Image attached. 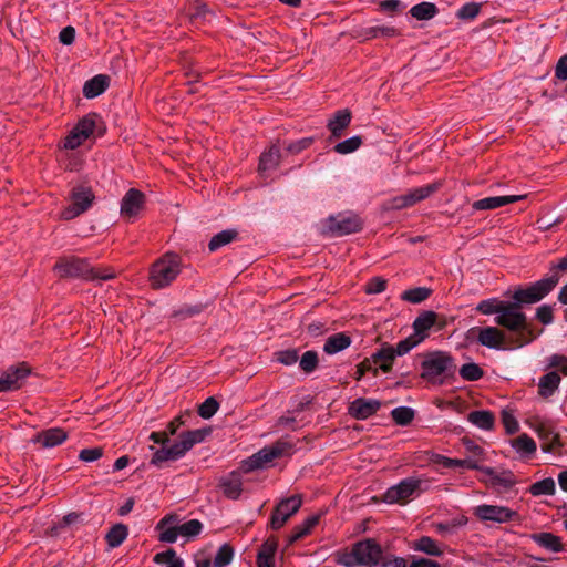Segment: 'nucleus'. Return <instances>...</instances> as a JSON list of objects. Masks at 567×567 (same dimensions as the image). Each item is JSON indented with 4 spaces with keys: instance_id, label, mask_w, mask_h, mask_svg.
I'll return each mask as SVG.
<instances>
[{
    "instance_id": "obj_10",
    "label": "nucleus",
    "mask_w": 567,
    "mask_h": 567,
    "mask_svg": "<svg viewBox=\"0 0 567 567\" xmlns=\"http://www.w3.org/2000/svg\"><path fill=\"white\" fill-rule=\"evenodd\" d=\"M473 515L481 522L508 523L519 517L516 511L501 505L482 504L473 508Z\"/></svg>"
},
{
    "instance_id": "obj_30",
    "label": "nucleus",
    "mask_w": 567,
    "mask_h": 567,
    "mask_svg": "<svg viewBox=\"0 0 567 567\" xmlns=\"http://www.w3.org/2000/svg\"><path fill=\"white\" fill-rule=\"evenodd\" d=\"M467 421L481 430L491 431L495 425L494 413L487 410H476L467 414Z\"/></svg>"
},
{
    "instance_id": "obj_15",
    "label": "nucleus",
    "mask_w": 567,
    "mask_h": 567,
    "mask_svg": "<svg viewBox=\"0 0 567 567\" xmlns=\"http://www.w3.org/2000/svg\"><path fill=\"white\" fill-rule=\"evenodd\" d=\"M30 373V367L25 362L10 367L0 377V392L19 390Z\"/></svg>"
},
{
    "instance_id": "obj_45",
    "label": "nucleus",
    "mask_w": 567,
    "mask_h": 567,
    "mask_svg": "<svg viewBox=\"0 0 567 567\" xmlns=\"http://www.w3.org/2000/svg\"><path fill=\"white\" fill-rule=\"evenodd\" d=\"M155 564L163 565L166 564V567H183V560L177 557L176 551L173 548L167 549L166 551L157 553L153 558Z\"/></svg>"
},
{
    "instance_id": "obj_8",
    "label": "nucleus",
    "mask_w": 567,
    "mask_h": 567,
    "mask_svg": "<svg viewBox=\"0 0 567 567\" xmlns=\"http://www.w3.org/2000/svg\"><path fill=\"white\" fill-rule=\"evenodd\" d=\"M99 115L89 113L78 121L74 127L69 132L61 143L64 150H76L94 135Z\"/></svg>"
},
{
    "instance_id": "obj_27",
    "label": "nucleus",
    "mask_w": 567,
    "mask_h": 567,
    "mask_svg": "<svg viewBox=\"0 0 567 567\" xmlns=\"http://www.w3.org/2000/svg\"><path fill=\"white\" fill-rule=\"evenodd\" d=\"M561 378L557 371H550L539 378L538 395L543 399L551 396L560 384Z\"/></svg>"
},
{
    "instance_id": "obj_1",
    "label": "nucleus",
    "mask_w": 567,
    "mask_h": 567,
    "mask_svg": "<svg viewBox=\"0 0 567 567\" xmlns=\"http://www.w3.org/2000/svg\"><path fill=\"white\" fill-rule=\"evenodd\" d=\"M53 270L60 278L82 279L85 281L111 280L117 276L111 266H93L87 258L78 256L60 257Z\"/></svg>"
},
{
    "instance_id": "obj_51",
    "label": "nucleus",
    "mask_w": 567,
    "mask_h": 567,
    "mask_svg": "<svg viewBox=\"0 0 567 567\" xmlns=\"http://www.w3.org/2000/svg\"><path fill=\"white\" fill-rule=\"evenodd\" d=\"M391 415L396 424L408 425L414 419V411L408 406H400L392 410Z\"/></svg>"
},
{
    "instance_id": "obj_11",
    "label": "nucleus",
    "mask_w": 567,
    "mask_h": 567,
    "mask_svg": "<svg viewBox=\"0 0 567 567\" xmlns=\"http://www.w3.org/2000/svg\"><path fill=\"white\" fill-rule=\"evenodd\" d=\"M421 481L416 478H405L399 484L391 486L382 496V501L388 504L405 505L410 502L412 495L420 488Z\"/></svg>"
},
{
    "instance_id": "obj_38",
    "label": "nucleus",
    "mask_w": 567,
    "mask_h": 567,
    "mask_svg": "<svg viewBox=\"0 0 567 567\" xmlns=\"http://www.w3.org/2000/svg\"><path fill=\"white\" fill-rule=\"evenodd\" d=\"M220 487L224 495L229 499H237L243 492V483L239 475L231 474V476L221 482Z\"/></svg>"
},
{
    "instance_id": "obj_25",
    "label": "nucleus",
    "mask_w": 567,
    "mask_h": 567,
    "mask_svg": "<svg viewBox=\"0 0 567 567\" xmlns=\"http://www.w3.org/2000/svg\"><path fill=\"white\" fill-rule=\"evenodd\" d=\"M177 520V515L168 514L164 516L157 524L156 529L159 532L158 539L163 543H175L179 535V528L177 527H166L168 524Z\"/></svg>"
},
{
    "instance_id": "obj_23",
    "label": "nucleus",
    "mask_w": 567,
    "mask_h": 567,
    "mask_svg": "<svg viewBox=\"0 0 567 567\" xmlns=\"http://www.w3.org/2000/svg\"><path fill=\"white\" fill-rule=\"evenodd\" d=\"M477 341L487 348L501 349L505 341V333L497 327H485L478 330Z\"/></svg>"
},
{
    "instance_id": "obj_9",
    "label": "nucleus",
    "mask_w": 567,
    "mask_h": 567,
    "mask_svg": "<svg viewBox=\"0 0 567 567\" xmlns=\"http://www.w3.org/2000/svg\"><path fill=\"white\" fill-rule=\"evenodd\" d=\"M527 424L538 435L544 452H554L561 446L559 434L555 432L550 421L534 416L527 421Z\"/></svg>"
},
{
    "instance_id": "obj_29",
    "label": "nucleus",
    "mask_w": 567,
    "mask_h": 567,
    "mask_svg": "<svg viewBox=\"0 0 567 567\" xmlns=\"http://www.w3.org/2000/svg\"><path fill=\"white\" fill-rule=\"evenodd\" d=\"M511 446L522 457L529 458L536 453L537 445L533 437L528 434L523 433L511 441Z\"/></svg>"
},
{
    "instance_id": "obj_32",
    "label": "nucleus",
    "mask_w": 567,
    "mask_h": 567,
    "mask_svg": "<svg viewBox=\"0 0 567 567\" xmlns=\"http://www.w3.org/2000/svg\"><path fill=\"white\" fill-rule=\"evenodd\" d=\"M280 163V150L277 145H271L267 151L261 153L259 157L258 169L261 173L272 171Z\"/></svg>"
},
{
    "instance_id": "obj_39",
    "label": "nucleus",
    "mask_w": 567,
    "mask_h": 567,
    "mask_svg": "<svg viewBox=\"0 0 567 567\" xmlns=\"http://www.w3.org/2000/svg\"><path fill=\"white\" fill-rule=\"evenodd\" d=\"M533 539L539 546L554 553H558L563 549V543L560 538L551 533L534 534Z\"/></svg>"
},
{
    "instance_id": "obj_53",
    "label": "nucleus",
    "mask_w": 567,
    "mask_h": 567,
    "mask_svg": "<svg viewBox=\"0 0 567 567\" xmlns=\"http://www.w3.org/2000/svg\"><path fill=\"white\" fill-rule=\"evenodd\" d=\"M179 535L183 537H195L203 530V524L198 519H190L178 526Z\"/></svg>"
},
{
    "instance_id": "obj_62",
    "label": "nucleus",
    "mask_w": 567,
    "mask_h": 567,
    "mask_svg": "<svg viewBox=\"0 0 567 567\" xmlns=\"http://www.w3.org/2000/svg\"><path fill=\"white\" fill-rule=\"evenodd\" d=\"M462 442L466 452L471 454L470 458L477 460L480 464L483 461L484 450L478 444L468 439H463Z\"/></svg>"
},
{
    "instance_id": "obj_19",
    "label": "nucleus",
    "mask_w": 567,
    "mask_h": 567,
    "mask_svg": "<svg viewBox=\"0 0 567 567\" xmlns=\"http://www.w3.org/2000/svg\"><path fill=\"white\" fill-rule=\"evenodd\" d=\"M381 404L378 400L355 399L349 405V414L357 420H365L375 414Z\"/></svg>"
},
{
    "instance_id": "obj_20",
    "label": "nucleus",
    "mask_w": 567,
    "mask_h": 567,
    "mask_svg": "<svg viewBox=\"0 0 567 567\" xmlns=\"http://www.w3.org/2000/svg\"><path fill=\"white\" fill-rule=\"evenodd\" d=\"M527 197L524 195H506V196H495V197H486L478 200H475L472 205L475 210H491L496 209L498 207L513 204L519 200H523Z\"/></svg>"
},
{
    "instance_id": "obj_34",
    "label": "nucleus",
    "mask_w": 567,
    "mask_h": 567,
    "mask_svg": "<svg viewBox=\"0 0 567 567\" xmlns=\"http://www.w3.org/2000/svg\"><path fill=\"white\" fill-rule=\"evenodd\" d=\"M437 315L434 311H425L420 315L413 322V328L420 341L424 339L426 332L435 324Z\"/></svg>"
},
{
    "instance_id": "obj_37",
    "label": "nucleus",
    "mask_w": 567,
    "mask_h": 567,
    "mask_svg": "<svg viewBox=\"0 0 567 567\" xmlns=\"http://www.w3.org/2000/svg\"><path fill=\"white\" fill-rule=\"evenodd\" d=\"M238 238V231L236 229H225L214 235L208 243V249L216 251L219 248L233 243Z\"/></svg>"
},
{
    "instance_id": "obj_58",
    "label": "nucleus",
    "mask_w": 567,
    "mask_h": 567,
    "mask_svg": "<svg viewBox=\"0 0 567 567\" xmlns=\"http://www.w3.org/2000/svg\"><path fill=\"white\" fill-rule=\"evenodd\" d=\"M388 281L382 277H372L364 286L367 295L381 293L386 289Z\"/></svg>"
},
{
    "instance_id": "obj_44",
    "label": "nucleus",
    "mask_w": 567,
    "mask_h": 567,
    "mask_svg": "<svg viewBox=\"0 0 567 567\" xmlns=\"http://www.w3.org/2000/svg\"><path fill=\"white\" fill-rule=\"evenodd\" d=\"M504 303H505V300H501L498 298H489V299L482 300L477 305L476 310L482 315L498 316L501 310L503 309Z\"/></svg>"
},
{
    "instance_id": "obj_17",
    "label": "nucleus",
    "mask_w": 567,
    "mask_h": 567,
    "mask_svg": "<svg viewBox=\"0 0 567 567\" xmlns=\"http://www.w3.org/2000/svg\"><path fill=\"white\" fill-rule=\"evenodd\" d=\"M68 437L69 433L64 429L50 427L38 432L31 441L42 449H52L63 444Z\"/></svg>"
},
{
    "instance_id": "obj_52",
    "label": "nucleus",
    "mask_w": 567,
    "mask_h": 567,
    "mask_svg": "<svg viewBox=\"0 0 567 567\" xmlns=\"http://www.w3.org/2000/svg\"><path fill=\"white\" fill-rule=\"evenodd\" d=\"M319 363L318 353L316 351H306L299 362L300 369L306 373L313 372Z\"/></svg>"
},
{
    "instance_id": "obj_63",
    "label": "nucleus",
    "mask_w": 567,
    "mask_h": 567,
    "mask_svg": "<svg viewBox=\"0 0 567 567\" xmlns=\"http://www.w3.org/2000/svg\"><path fill=\"white\" fill-rule=\"evenodd\" d=\"M277 360L285 365H292L299 359L297 349H288L276 353Z\"/></svg>"
},
{
    "instance_id": "obj_47",
    "label": "nucleus",
    "mask_w": 567,
    "mask_h": 567,
    "mask_svg": "<svg viewBox=\"0 0 567 567\" xmlns=\"http://www.w3.org/2000/svg\"><path fill=\"white\" fill-rule=\"evenodd\" d=\"M333 560L343 567H355L359 566L357 556L353 555V546L351 549L343 548L340 550H337L333 554Z\"/></svg>"
},
{
    "instance_id": "obj_49",
    "label": "nucleus",
    "mask_w": 567,
    "mask_h": 567,
    "mask_svg": "<svg viewBox=\"0 0 567 567\" xmlns=\"http://www.w3.org/2000/svg\"><path fill=\"white\" fill-rule=\"evenodd\" d=\"M234 557V548L229 544H224L219 547L215 558H214V567H224L230 564Z\"/></svg>"
},
{
    "instance_id": "obj_60",
    "label": "nucleus",
    "mask_w": 567,
    "mask_h": 567,
    "mask_svg": "<svg viewBox=\"0 0 567 567\" xmlns=\"http://www.w3.org/2000/svg\"><path fill=\"white\" fill-rule=\"evenodd\" d=\"M278 548V538L276 536H269L260 546L258 554L259 556L275 557Z\"/></svg>"
},
{
    "instance_id": "obj_12",
    "label": "nucleus",
    "mask_w": 567,
    "mask_h": 567,
    "mask_svg": "<svg viewBox=\"0 0 567 567\" xmlns=\"http://www.w3.org/2000/svg\"><path fill=\"white\" fill-rule=\"evenodd\" d=\"M383 550L373 538H367L353 544V555L357 556L359 566L375 567L379 565Z\"/></svg>"
},
{
    "instance_id": "obj_43",
    "label": "nucleus",
    "mask_w": 567,
    "mask_h": 567,
    "mask_svg": "<svg viewBox=\"0 0 567 567\" xmlns=\"http://www.w3.org/2000/svg\"><path fill=\"white\" fill-rule=\"evenodd\" d=\"M556 491L555 481L551 477L544 478L542 481L533 483L528 492L533 496H540V495H554Z\"/></svg>"
},
{
    "instance_id": "obj_28",
    "label": "nucleus",
    "mask_w": 567,
    "mask_h": 567,
    "mask_svg": "<svg viewBox=\"0 0 567 567\" xmlns=\"http://www.w3.org/2000/svg\"><path fill=\"white\" fill-rule=\"evenodd\" d=\"M484 472L489 476V483L493 487L509 489L517 483L514 473L511 471L497 473L493 468H485Z\"/></svg>"
},
{
    "instance_id": "obj_18",
    "label": "nucleus",
    "mask_w": 567,
    "mask_h": 567,
    "mask_svg": "<svg viewBox=\"0 0 567 567\" xmlns=\"http://www.w3.org/2000/svg\"><path fill=\"white\" fill-rule=\"evenodd\" d=\"M208 433L209 430L207 429L183 432L178 441L173 444L175 455L178 458L183 457L195 444L203 442Z\"/></svg>"
},
{
    "instance_id": "obj_61",
    "label": "nucleus",
    "mask_w": 567,
    "mask_h": 567,
    "mask_svg": "<svg viewBox=\"0 0 567 567\" xmlns=\"http://www.w3.org/2000/svg\"><path fill=\"white\" fill-rule=\"evenodd\" d=\"M379 567H406L408 561L403 557H398L394 555H381Z\"/></svg>"
},
{
    "instance_id": "obj_59",
    "label": "nucleus",
    "mask_w": 567,
    "mask_h": 567,
    "mask_svg": "<svg viewBox=\"0 0 567 567\" xmlns=\"http://www.w3.org/2000/svg\"><path fill=\"white\" fill-rule=\"evenodd\" d=\"M419 342L420 340L415 337H409L404 340H401L394 347L392 346L394 357L396 358L398 355H404L405 353L410 352Z\"/></svg>"
},
{
    "instance_id": "obj_56",
    "label": "nucleus",
    "mask_w": 567,
    "mask_h": 567,
    "mask_svg": "<svg viewBox=\"0 0 567 567\" xmlns=\"http://www.w3.org/2000/svg\"><path fill=\"white\" fill-rule=\"evenodd\" d=\"M501 417H502V423L504 425L505 432L507 434L512 435V434H515L518 432L519 423H518L516 416L511 411L503 410Z\"/></svg>"
},
{
    "instance_id": "obj_35",
    "label": "nucleus",
    "mask_w": 567,
    "mask_h": 567,
    "mask_svg": "<svg viewBox=\"0 0 567 567\" xmlns=\"http://www.w3.org/2000/svg\"><path fill=\"white\" fill-rule=\"evenodd\" d=\"M440 187H441L440 183H433V184H429V185L416 187L414 189L409 190L406 194H404L406 197V202L409 203V207L427 198L433 193L439 190Z\"/></svg>"
},
{
    "instance_id": "obj_50",
    "label": "nucleus",
    "mask_w": 567,
    "mask_h": 567,
    "mask_svg": "<svg viewBox=\"0 0 567 567\" xmlns=\"http://www.w3.org/2000/svg\"><path fill=\"white\" fill-rule=\"evenodd\" d=\"M362 145L361 136H352L334 145L333 150L338 154H350Z\"/></svg>"
},
{
    "instance_id": "obj_3",
    "label": "nucleus",
    "mask_w": 567,
    "mask_h": 567,
    "mask_svg": "<svg viewBox=\"0 0 567 567\" xmlns=\"http://www.w3.org/2000/svg\"><path fill=\"white\" fill-rule=\"evenodd\" d=\"M456 371L454 358L444 351L424 354L420 377L432 385H442L452 379Z\"/></svg>"
},
{
    "instance_id": "obj_64",
    "label": "nucleus",
    "mask_w": 567,
    "mask_h": 567,
    "mask_svg": "<svg viewBox=\"0 0 567 567\" xmlns=\"http://www.w3.org/2000/svg\"><path fill=\"white\" fill-rule=\"evenodd\" d=\"M549 368L556 369L564 375H567V357L564 354H553L549 358Z\"/></svg>"
},
{
    "instance_id": "obj_41",
    "label": "nucleus",
    "mask_w": 567,
    "mask_h": 567,
    "mask_svg": "<svg viewBox=\"0 0 567 567\" xmlns=\"http://www.w3.org/2000/svg\"><path fill=\"white\" fill-rule=\"evenodd\" d=\"M362 35L364 40H372L379 37L383 38H394L400 35V31L390 25H377V27H370L362 31Z\"/></svg>"
},
{
    "instance_id": "obj_46",
    "label": "nucleus",
    "mask_w": 567,
    "mask_h": 567,
    "mask_svg": "<svg viewBox=\"0 0 567 567\" xmlns=\"http://www.w3.org/2000/svg\"><path fill=\"white\" fill-rule=\"evenodd\" d=\"M431 289L425 287H416L403 291L401 295L402 300L411 303H420L426 300L431 296Z\"/></svg>"
},
{
    "instance_id": "obj_48",
    "label": "nucleus",
    "mask_w": 567,
    "mask_h": 567,
    "mask_svg": "<svg viewBox=\"0 0 567 567\" xmlns=\"http://www.w3.org/2000/svg\"><path fill=\"white\" fill-rule=\"evenodd\" d=\"M460 375L465 381H477L483 378L484 371L476 363H465L460 369Z\"/></svg>"
},
{
    "instance_id": "obj_33",
    "label": "nucleus",
    "mask_w": 567,
    "mask_h": 567,
    "mask_svg": "<svg viewBox=\"0 0 567 567\" xmlns=\"http://www.w3.org/2000/svg\"><path fill=\"white\" fill-rule=\"evenodd\" d=\"M435 464L442 465L443 467H464L467 470H478V461L472 458H451L441 454H435L432 458Z\"/></svg>"
},
{
    "instance_id": "obj_55",
    "label": "nucleus",
    "mask_w": 567,
    "mask_h": 567,
    "mask_svg": "<svg viewBox=\"0 0 567 567\" xmlns=\"http://www.w3.org/2000/svg\"><path fill=\"white\" fill-rule=\"evenodd\" d=\"M481 11V6L476 2H468L462 6L456 17L461 20H474Z\"/></svg>"
},
{
    "instance_id": "obj_42",
    "label": "nucleus",
    "mask_w": 567,
    "mask_h": 567,
    "mask_svg": "<svg viewBox=\"0 0 567 567\" xmlns=\"http://www.w3.org/2000/svg\"><path fill=\"white\" fill-rule=\"evenodd\" d=\"M410 13L416 20H430L437 13V8L432 2H421L413 6Z\"/></svg>"
},
{
    "instance_id": "obj_14",
    "label": "nucleus",
    "mask_w": 567,
    "mask_h": 567,
    "mask_svg": "<svg viewBox=\"0 0 567 567\" xmlns=\"http://www.w3.org/2000/svg\"><path fill=\"white\" fill-rule=\"evenodd\" d=\"M302 505V498L300 495H292L288 498L280 501L271 513L269 526L270 528L278 530L287 520L295 515Z\"/></svg>"
},
{
    "instance_id": "obj_54",
    "label": "nucleus",
    "mask_w": 567,
    "mask_h": 567,
    "mask_svg": "<svg viewBox=\"0 0 567 567\" xmlns=\"http://www.w3.org/2000/svg\"><path fill=\"white\" fill-rule=\"evenodd\" d=\"M219 409V403L213 396L207 398L198 408V414L203 419H210Z\"/></svg>"
},
{
    "instance_id": "obj_21",
    "label": "nucleus",
    "mask_w": 567,
    "mask_h": 567,
    "mask_svg": "<svg viewBox=\"0 0 567 567\" xmlns=\"http://www.w3.org/2000/svg\"><path fill=\"white\" fill-rule=\"evenodd\" d=\"M411 548L432 557H441L446 546L430 536H421L411 543Z\"/></svg>"
},
{
    "instance_id": "obj_6",
    "label": "nucleus",
    "mask_w": 567,
    "mask_h": 567,
    "mask_svg": "<svg viewBox=\"0 0 567 567\" xmlns=\"http://www.w3.org/2000/svg\"><path fill=\"white\" fill-rule=\"evenodd\" d=\"M70 204L59 214L61 220H72L86 213L95 200V194L86 182L75 184L68 196Z\"/></svg>"
},
{
    "instance_id": "obj_40",
    "label": "nucleus",
    "mask_w": 567,
    "mask_h": 567,
    "mask_svg": "<svg viewBox=\"0 0 567 567\" xmlns=\"http://www.w3.org/2000/svg\"><path fill=\"white\" fill-rule=\"evenodd\" d=\"M127 526L124 524H116L107 532L105 540L111 548H116L127 538Z\"/></svg>"
},
{
    "instance_id": "obj_31",
    "label": "nucleus",
    "mask_w": 567,
    "mask_h": 567,
    "mask_svg": "<svg viewBox=\"0 0 567 567\" xmlns=\"http://www.w3.org/2000/svg\"><path fill=\"white\" fill-rule=\"evenodd\" d=\"M109 86V78L99 74L85 82L83 86V94L87 99H93L102 94Z\"/></svg>"
},
{
    "instance_id": "obj_24",
    "label": "nucleus",
    "mask_w": 567,
    "mask_h": 567,
    "mask_svg": "<svg viewBox=\"0 0 567 567\" xmlns=\"http://www.w3.org/2000/svg\"><path fill=\"white\" fill-rule=\"evenodd\" d=\"M351 118L352 114L348 109L337 111L327 124L332 137H341L343 135V131L350 125Z\"/></svg>"
},
{
    "instance_id": "obj_16",
    "label": "nucleus",
    "mask_w": 567,
    "mask_h": 567,
    "mask_svg": "<svg viewBox=\"0 0 567 567\" xmlns=\"http://www.w3.org/2000/svg\"><path fill=\"white\" fill-rule=\"evenodd\" d=\"M328 230L332 235L343 236L358 233L362 229V220L358 215H340L330 217L326 221Z\"/></svg>"
},
{
    "instance_id": "obj_13",
    "label": "nucleus",
    "mask_w": 567,
    "mask_h": 567,
    "mask_svg": "<svg viewBox=\"0 0 567 567\" xmlns=\"http://www.w3.org/2000/svg\"><path fill=\"white\" fill-rule=\"evenodd\" d=\"M146 196L136 188H130L121 200L120 214L126 221L136 220L145 208Z\"/></svg>"
},
{
    "instance_id": "obj_7",
    "label": "nucleus",
    "mask_w": 567,
    "mask_h": 567,
    "mask_svg": "<svg viewBox=\"0 0 567 567\" xmlns=\"http://www.w3.org/2000/svg\"><path fill=\"white\" fill-rule=\"evenodd\" d=\"M557 285L558 277L554 276L542 278L525 288L518 287L512 296L513 302H517L520 307L536 303L551 292Z\"/></svg>"
},
{
    "instance_id": "obj_57",
    "label": "nucleus",
    "mask_w": 567,
    "mask_h": 567,
    "mask_svg": "<svg viewBox=\"0 0 567 567\" xmlns=\"http://www.w3.org/2000/svg\"><path fill=\"white\" fill-rule=\"evenodd\" d=\"M178 460L177 455H175V451L173 445H171L167 449H159L157 450L151 460V463L154 465H159L163 462L166 461H176Z\"/></svg>"
},
{
    "instance_id": "obj_4",
    "label": "nucleus",
    "mask_w": 567,
    "mask_h": 567,
    "mask_svg": "<svg viewBox=\"0 0 567 567\" xmlns=\"http://www.w3.org/2000/svg\"><path fill=\"white\" fill-rule=\"evenodd\" d=\"M182 271V259L178 255L167 252L158 258L150 268L148 282L153 289L168 287Z\"/></svg>"
},
{
    "instance_id": "obj_36",
    "label": "nucleus",
    "mask_w": 567,
    "mask_h": 567,
    "mask_svg": "<svg viewBox=\"0 0 567 567\" xmlns=\"http://www.w3.org/2000/svg\"><path fill=\"white\" fill-rule=\"evenodd\" d=\"M351 344V339L347 334L340 332L330 336L323 346V351L328 354H334L347 349Z\"/></svg>"
},
{
    "instance_id": "obj_5",
    "label": "nucleus",
    "mask_w": 567,
    "mask_h": 567,
    "mask_svg": "<svg viewBox=\"0 0 567 567\" xmlns=\"http://www.w3.org/2000/svg\"><path fill=\"white\" fill-rule=\"evenodd\" d=\"M293 443L286 439H280L267 445L241 462V468L244 472H252L259 468L267 467L275 460L289 456L293 451Z\"/></svg>"
},
{
    "instance_id": "obj_26",
    "label": "nucleus",
    "mask_w": 567,
    "mask_h": 567,
    "mask_svg": "<svg viewBox=\"0 0 567 567\" xmlns=\"http://www.w3.org/2000/svg\"><path fill=\"white\" fill-rule=\"evenodd\" d=\"M321 516L319 514L311 515L306 518L301 524L296 525L288 538L289 544H293L308 535H310L313 528L319 524Z\"/></svg>"
},
{
    "instance_id": "obj_22",
    "label": "nucleus",
    "mask_w": 567,
    "mask_h": 567,
    "mask_svg": "<svg viewBox=\"0 0 567 567\" xmlns=\"http://www.w3.org/2000/svg\"><path fill=\"white\" fill-rule=\"evenodd\" d=\"M369 359L371 360L372 365L378 368V371L380 370L383 373L391 372L395 360L392 346L383 344Z\"/></svg>"
},
{
    "instance_id": "obj_2",
    "label": "nucleus",
    "mask_w": 567,
    "mask_h": 567,
    "mask_svg": "<svg viewBox=\"0 0 567 567\" xmlns=\"http://www.w3.org/2000/svg\"><path fill=\"white\" fill-rule=\"evenodd\" d=\"M494 322L509 331L516 332L515 347L520 348L533 342L540 333L534 326L527 321L526 315L517 302L505 301L499 315L494 318Z\"/></svg>"
}]
</instances>
